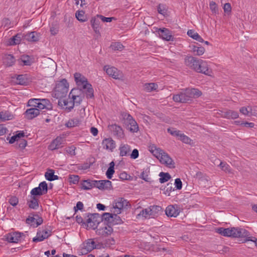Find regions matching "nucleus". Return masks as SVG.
I'll return each instance as SVG.
<instances>
[{"label":"nucleus","mask_w":257,"mask_h":257,"mask_svg":"<svg viewBox=\"0 0 257 257\" xmlns=\"http://www.w3.org/2000/svg\"><path fill=\"white\" fill-rule=\"evenodd\" d=\"M190 101L192 98L198 97L202 95L201 91L196 88H186L185 89Z\"/></svg>","instance_id":"25"},{"label":"nucleus","mask_w":257,"mask_h":257,"mask_svg":"<svg viewBox=\"0 0 257 257\" xmlns=\"http://www.w3.org/2000/svg\"><path fill=\"white\" fill-rule=\"evenodd\" d=\"M40 113V110L37 108H31L27 109L25 112V117L29 119H32Z\"/></svg>","instance_id":"23"},{"label":"nucleus","mask_w":257,"mask_h":257,"mask_svg":"<svg viewBox=\"0 0 257 257\" xmlns=\"http://www.w3.org/2000/svg\"><path fill=\"white\" fill-rule=\"evenodd\" d=\"M76 91H77L76 89H72L69 94V97L70 96V95H72V101H70L71 105L65 108L68 111H70L73 108L74 105H79L82 102L84 97V96H81L77 94H76L75 92Z\"/></svg>","instance_id":"7"},{"label":"nucleus","mask_w":257,"mask_h":257,"mask_svg":"<svg viewBox=\"0 0 257 257\" xmlns=\"http://www.w3.org/2000/svg\"><path fill=\"white\" fill-rule=\"evenodd\" d=\"M216 232L224 236L233 237V227L224 228L219 227L216 228Z\"/></svg>","instance_id":"24"},{"label":"nucleus","mask_w":257,"mask_h":257,"mask_svg":"<svg viewBox=\"0 0 257 257\" xmlns=\"http://www.w3.org/2000/svg\"><path fill=\"white\" fill-rule=\"evenodd\" d=\"M48 185L45 181L41 182L38 187L33 188L31 191L32 196H41L47 193Z\"/></svg>","instance_id":"10"},{"label":"nucleus","mask_w":257,"mask_h":257,"mask_svg":"<svg viewBox=\"0 0 257 257\" xmlns=\"http://www.w3.org/2000/svg\"><path fill=\"white\" fill-rule=\"evenodd\" d=\"M158 12L159 14L165 16L167 15V9L166 6L162 4H160L158 6Z\"/></svg>","instance_id":"48"},{"label":"nucleus","mask_w":257,"mask_h":257,"mask_svg":"<svg viewBox=\"0 0 257 257\" xmlns=\"http://www.w3.org/2000/svg\"><path fill=\"white\" fill-rule=\"evenodd\" d=\"M76 18L77 20L81 22H84L86 21V17L84 15V12L83 11H78L75 14Z\"/></svg>","instance_id":"42"},{"label":"nucleus","mask_w":257,"mask_h":257,"mask_svg":"<svg viewBox=\"0 0 257 257\" xmlns=\"http://www.w3.org/2000/svg\"><path fill=\"white\" fill-rule=\"evenodd\" d=\"M185 64L198 73L208 75L210 71L207 62L193 56H187L185 59Z\"/></svg>","instance_id":"1"},{"label":"nucleus","mask_w":257,"mask_h":257,"mask_svg":"<svg viewBox=\"0 0 257 257\" xmlns=\"http://www.w3.org/2000/svg\"><path fill=\"white\" fill-rule=\"evenodd\" d=\"M162 211V207L158 205H152L145 209H143L137 215L138 218H143L145 219L155 218L158 216Z\"/></svg>","instance_id":"3"},{"label":"nucleus","mask_w":257,"mask_h":257,"mask_svg":"<svg viewBox=\"0 0 257 257\" xmlns=\"http://www.w3.org/2000/svg\"><path fill=\"white\" fill-rule=\"evenodd\" d=\"M159 159L162 164L165 165L167 167L170 168H175V163L166 152H164Z\"/></svg>","instance_id":"14"},{"label":"nucleus","mask_w":257,"mask_h":257,"mask_svg":"<svg viewBox=\"0 0 257 257\" xmlns=\"http://www.w3.org/2000/svg\"><path fill=\"white\" fill-rule=\"evenodd\" d=\"M192 51L194 53H196L198 56L202 55L205 52V49L204 47L198 46H193Z\"/></svg>","instance_id":"40"},{"label":"nucleus","mask_w":257,"mask_h":257,"mask_svg":"<svg viewBox=\"0 0 257 257\" xmlns=\"http://www.w3.org/2000/svg\"><path fill=\"white\" fill-rule=\"evenodd\" d=\"M16 83L22 85H27L29 83L26 75H18L16 77Z\"/></svg>","instance_id":"35"},{"label":"nucleus","mask_w":257,"mask_h":257,"mask_svg":"<svg viewBox=\"0 0 257 257\" xmlns=\"http://www.w3.org/2000/svg\"><path fill=\"white\" fill-rule=\"evenodd\" d=\"M79 123V121L78 119H73L69 120L66 123V125L68 127H73L77 126Z\"/></svg>","instance_id":"44"},{"label":"nucleus","mask_w":257,"mask_h":257,"mask_svg":"<svg viewBox=\"0 0 257 257\" xmlns=\"http://www.w3.org/2000/svg\"><path fill=\"white\" fill-rule=\"evenodd\" d=\"M166 214L168 217H177L179 213V210L177 209V207L174 205H169L165 210Z\"/></svg>","instance_id":"22"},{"label":"nucleus","mask_w":257,"mask_h":257,"mask_svg":"<svg viewBox=\"0 0 257 257\" xmlns=\"http://www.w3.org/2000/svg\"><path fill=\"white\" fill-rule=\"evenodd\" d=\"M233 238H247L250 239L249 232L246 229L240 227H233Z\"/></svg>","instance_id":"13"},{"label":"nucleus","mask_w":257,"mask_h":257,"mask_svg":"<svg viewBox=\"0 0 257 257\" xmlns=\"http://www.w3.org/2000/svg\"><path fill=\"white\" fill-rule=\"evenodd\" d=\"M175 185L176 188L180 190L182 187V183L180 179L177 178L175 180Z\"/></svg>","instance_id":"61"},{"label":"nucleus","mask_w":257,"mask_h":257,"mask_svg":"<svg viewBox=\"0 0 257 257\" xmlns=\"http://www.w3.org/2000/svg\"><path fill=\"white\" fill-rule=\"evenodd\" d=\"M54 173V170L52 169H48L45 174V176L46 179L48 181H52Z\"/></svg>","instance_id":"49"},{"label":"nucleus","mask_w":257,"mask_h":257,"mask_svg":"<svg viewBox=\"0 0 257 257\" xmlns=\"http://www.w3.org/2000/svg\"><path fill=\"white\" fill-rule=\"evenodd\" d=\"M120 153L119 155L120 156H126L128 154V153L131 151V147L129 145L125 144V145H121L119 147V148Z\"/></svg>","instance_id":"37"},{"label":"nucleus","mask_w":257,"mask_h":257,"mask_svg":"<svg viewBox=\"0 0 257 257\" xmlns=\"http://www.w3.org/2000/svg\"><path fill=\"white\" fill-rule=\"evenodd\" d=\"M101 218L98 213L89 214L86 222L88 226L95 229L99 223Z\"/></svg>","instance_id":"12"},{"label":"nucleus","mask_w":257,"mask_h":257,"mask_svg":"<svg viewBox=\"0 0 257 257\" xmlns=\"http://www.w3.org/2000/svg\"><path fill=\"white\" fill-rule=\"evenodd\" d=\"M179 137L180 140L183 143L186 144H190L191 140L184 134H181Z\"/></svg>","instance_id":"52"},{"label":"nucleus","mask_w":257,"mask_h":257,"mask_svg":"<svg viewBox=\"0 0 257 257\" xmlns=\"http://www.w3.org/2000/svg\"><path fill=\"white\" fill-rule=\"evenodd\" d=\"M139 155V151L135 149L133 150L132 153L131 154V158L133 159H136L138 158Z\"/></svg>","instance_id":"64"},{"label":"nucleus","mask_w":257,"mask_h":257,"mask_svg":"<svg viewBox=\"0 0 257 257\" xmlns=\"http://www.w3.org/2000/svg\"><path fill=\"white\" fill-rule=\"evenodd\" d=\"M140 177L145 180L146 182H151V178L149 177V175L147 174L146 172L143 171Z\"/></svg>","instance_id":"53"},{"label":"nucleus","mask_w":257,"mask_h":257,"mask_svg":"<svg viewBox=\"0 0 257 257\" xmlns=\"http://www.w3.org/2000/svg\"><path fill=\"white\" fill-rule=\"evenodd\" d=\"M114 173V168H108L106 172V175L107 176V178L109 179H111Z\"/></svg>","instance_id":"58"},{"label":"nucleus","mask_w":257,"mask_h":257,"mask_svg":"<svg viewBox=\"0 0 257 257\" xmlns=\"http://www.w3.org/2000/svg\"><path fill=\"white\" fill-rule=\"evenodd\" d=\"M98 17L100 18L101 21L102 22H111L112 20H115L114 17H105L102 15H99Z\"/></svg>","instance_id":"57"},{"label":"nucleus","mask_w":257,"mask_h":257,"mask_svg":"<svg viewBox=\"0 0 257 257\" xmlns=\"http://www.w3.org/2000/svg\"><path fill=\"white\" fill-rule=\"evenodd\" d=\"M123 124L125 127L131 133H137L139 131V126L132 115L128 113L123 114Z\"/></svg>","instance_id":"5"},{"label":"nucleus","mask_w":257,"mask_h":257,"mask_svg":"<svg viewBox=\"0 0 257 257\" xmlns=\"http://www.w3.org/2000/svg\"><path fill=\"white\" fill-rule=\"evenodd\" d=\"M0 119L1 121H5L6 120L10 119V116L7 114L6 112H0Z\"/></svg>","instance_id":"59"},{"label":"nucleus","mask_w":257,"mask_h":257,"mask_svg":"<svg viewBox=\"0 0 257 257\" xmlns=\"http://www.w3.org/2000/svg\"><path fill=\"white\" fill-rule=\"evenodd\" d=\"M18 61L23 66H30L33 63V59L28 55H22Z\"/></svg>","instance_id":"31"},{"label":"nucleus","mask_w":257,"mask_h":257,"mask_svg":"<svg viewBox=\"0 0 257 257\" xmlns=\"http://www.w3.org/2000/svg\"><path fill=\"white\" fill-rule=\"evenodd\" d=\"M95 180H91L89 179L83 180L81 183V189L84 190H90L93 187H95Z\"/></svg>","instance_id":"32"},{"label":"nucleus","mask_w":257,"mask_h":257,"mask_svg":"<svg viewBox=\"0 0 257 257\" xmlns=\"http://www.w3.org/2000/svg\"><path fill=\"white\" fill-rule=\"evenodd\" d=\"M109 130L118 139H121L124 137V133L122 128L119 125L114 124L108 125Z\"/></svg>","instance_id":"18"},{"label":"nucleus","mask_w":257,"mask_h":257,"mask_svg":"<svg viewBox=\"0 0 257 257\" xmlns=\"http://www.w3.org/2000/svg\"><path fill=\"white\" fill-rule=\"evenodd\" d=\"M144 89L148 92L155 90L158 88V85L155 83H145L144 85Z\"/></svg>","instance_id":"38"},{"label":"nucleus","mask_w":257,"mask_h":257,"mask_svg":"<svg viewBox=\"0 0 257 257\" xmlns=\"http://www.w3.org/2000/svg\"><path fill=\"white\" fill-rule=\"evenodd\" d=\"M219 114L222 117L227 119H235L239 116L238 113L237 111L227 109L220 110Z\"/></svg>","instance_id":"16"},{"label":"nucleus","mask_w":257,"mask_h":257,"mask_svg":"<svg viewBox=\"0 0 257 257\" xmlns=\"http://www.w3.org/2000/svg\"><path fill=\"white\" fill-rule=\"evenodd\" d=\"M26 222L27 224L33 226L34 227H37L42 224L43 219L38 215L34 213H31L26 219Z\"/></svg>","instance_id":"11"},{"label":"nucleus","mask_w":257,"mask_h":257,"mask_svg":"<svg viewBox=\"0 0 257 257\" xmlns=\"http://www.w3.org/2000/svg\"><path fill=\"white\" fill-rule=\"evenodd\" d=\"M69 84L66 79H63L56 84L53 93V97L56 98H62L65 97L68 93Z\"/></svg>","instance_id":"4"},{"label":"nucleus","mask_w":257,"mask_h":257,"mask_svg":"<svg viewBox=\"0 0 257 257\" xmlns=\"http://www.w3.org/2000/svg\"><path fill=\"white\" fill-rule=\"evenodd\" d=\"M158 32L160 37L163 40L167 41H173L174 40V37L168 29L165 28H160Z\"/></svg>","instance_id":"19"},{"label":"nucleus","mask_w":257,"mask_h":257,"mask_svg":"<svg viewBox=\"0 0 257 257\" xmlns=\"http://www.w3.org/2000/svg\"><path fill=\"white\" fill-rule=\"evenodd\" d=\"M52 229L51 226L45 227L42 230H39L37 233L36 237L33 238L34 242H39L44 240L51 235Z\"/></svg>","instance_id":"9"},{"label":"nucleus","mask_w":257,"mask_h":257,"mask_svg":"<svg viewBox=\"0 0 257 257\" xmlns=\"http://www.w3.org/2000/svg\"><path fill=\"white\" fill-rule=\"evenodd\" d=\"M239 111L240 112V113L245 115L249 116L248 106L241 107L239 109Z\"/></svg>","instance_id":"63"},{"label":"nucleus","mask_w":257,"mask_h":257,"mask_svg":"<svg viewBox=\"0 0 257 257\" xmlns=\"http://www.w3.org/2000/svg\"><path fill=\"white\" fill-rule=\"evenodd\" d=\"M22 234H23V233L20 232L9 233L7 235V239L10 242L16 243L20 240Z\"/></svg>","instance_id":"28"},{"label":"nucleus","mask_w":257,"mask_h":257,"mask_svg":"<svg viewBox=\"0 0 257 257\" xmlns=\"http://www.w3.org/2000/svg\"><path fill=\"white\" fill-rule=\"evenodd\" d=\"M164 152V151L161 149L157 148L156 150H155L154 152H153L152 154L154 156L159 159Z\"/></svg>","instance_id":"54"},{"label":"nucleus","mask_w":257,"mask_h":257,"mask_svg":"<svg viewBox=\"0 0 257 257\" xmlns=\"http://www.w3.org/2000/svg\"><path fill=\"white\" fill-rule=\"evenodd\" d=\"M164 190V193L168 196L170 195V193L172 191H174V188H173L172 183H168L167 186L163 189Z\"/></svg>","instance_id":"43"},{"label":"nucleus","mask_w":257,"mask_h":257,"mask_svg":"<svg viewBox=\"0 0 257 257\" xmlns=\"http://www.w3.org/2000/svg\"><path fill=\"white\" fill-rule=\"evenodd\" d=\"M79 176L75 175H70L68 177L69 182L73 184H77L79 182Z\"/></svg>","instance_id":"47"},{"label":"nucleus","mask_w":257,"mask_h":257,"mask_svg":"<svg viewBox=\"0 0 257 257\" xmlns=\"http://www.w3.org/2000/svg\"><path fill=\"white\" fill-rule=\"evenodd\" d=\"M106 66L104 67L106 73L113 78L120 79L123 77L122 73L117 68L113 67H108L107 68H106Z\"/></svg>","instance_id":"15"},{"label":"nucleus","mask_w":257,"mask_h":257,"mask_svg":"<svg viewBox=\"0 0 257 257\" xmlns=\"http://www.w3.org/2000/svg\"><path fill=\"white\" fill-rule=\"evenodd\" d=\"M59 100L58 102V104L59 106L64 108V106L67 105L68 104V101L65 99H62L61 98H58Z\"/></svg>","instance_id":"60"},{"label":"nucleus","mask_w":257,"mask_h":257,"mask_svg":"<svg viewBox=\"0 0 257 257\" xmlns=\"http://www.w3.org/2000/svg\"><path fill=\"white\" fill-rule=\"evenodd\" d=\"M95 187L100 190H109L112 188L111 182L109 180H95Z\"/></svg>","instance_id":"20"},{"label":"nucleus","mask_w":257,"mask_h":257,"mask_svg":"<svg viewBox=\"0 0 257 257\" xmlns=\"http://www.w3.org/2000/svg\"><path fill=\"white\" fill-rule=\"evenodd\" d=\"M173 99L175 102L180 103H187L190 101L189 97L187 96L185 89L179 94L174 95Z\"/></svg>","instance_id":"17"},{"label":"nucleus","mask_w":257,"mask_h":257,"mask_svg":"<svg viewBox=\"0 0 257 257\" xmlns=\"http://www.w3.org/2000/svg\"><path fill=\"white\" fill-rule=\"evenodd\" d=\"M4 63L7 66H12L15 62L14 57L11 54L6 55L3 59Z\"/></svg>","instance_id":"34"},{"label":"nucleus","mask_w":257,"mask_h":257,"mask_svg":"<svg viewBox=\"0 0 257 257\" xmlns=\"http://www.w3.org/2000/svg\"><path fill=\"white\" fill-rule=\"evenodd\" d=\"M130 202L124 198L120 197L114 200L113 208L115 209L114 213L120 214L123 209H127L131 207Z\"/></svg>","instance_id":"6"},{"label":"nucleus","mask_w":257,"mask_h":257,"mask_svg":"<svg viewBox=\"0 0 257 257\" xmlns=\"http://www.w3.org/2000/svg\"><path fill=\"white\" fill-rule=\"evenodd\" d=\"M99 15H97L95 17H93L90 21L91 26L94 31L96 34H100L99 29L100 28V18L98 17Z\"/></svg>","instance_id":"21"},{"label":"nucleus","mask_w":257,"mask_h":257,"mask_svg":"<svg viewBox=\"0 0 257 257\" xmlns=\"http://www.w3.org/2000/svg\"><path fill=\"white\" fill-rule=\"evenodd\" d=\"M36 101L40 102V103L45 106L46 109L50 110L52 109V105L48 99H39V100H36Z\"/></svg>","instance_id":"41"},{"label":"nucleus","mask_w":257,"mask_h":257,"mask_svg":"<svg viewBox=\"0 0 257 257\" xmlns=\"http://www.w3.org/2000/svg\"><path fill=\"white\" fill-rule=\"evenodd\" d=\"M113 231V229L111 226L107 225L104 227L98 229L97 231L98 234L107 236L110 235Z\"/></svg>","instance_id":"29"},{"label":"nucleus","mask_w":257,"mask_h":257,"mask_svg":"<svg viewBox=\"0 0 257 257\" xmlns=\"http://www.w3.org/2000/svg\"><path fill=\"white\" fill-rule=\"evenodd\" d=\"M102 145L104 149L109 150L111 151L115 147L114 141L110 138L105 139L103 140Z\"/></svg>","instance_id":"27"},{"label":"nucleus","mask_w":257,"mask_h":257,"mask_svg":"<svg viewBox=\"0 0 257 257\" xmlns=\"http://www.w3.org/2000/svg\"><path fill=\"white\" fill-rule=\"evenodd\" d=\"M75 81L77 85L85 90V93L87 98H92L94 97L93 89L91 84L87 81V78L79 73L74 74Z\"/></svg>","instance_id":"2"},{"label":"nucleus","mask_w":257,"mask_h":257,"mask_svg":"<svg viewBox=\"0 0 257 257\" xmlns=\"http://www.w3.org/2000/svg\"><path fill=\"white\" fill-rule=\"evenodd\" d=\"M168 132L171 135L177 137H180L181 134V132L180 131L173 130L171 128H168Z\"/></svg>","instance_id":"62"},{"label":"nucleus","mask_w":257,"mask_h":257,"mask_svg":"<svg viewBox=\"0 0 257 257\" xmlns=\"http://www.w3.org/2000/svg\"><path fill=\"white\" fill-rule=\"evenodd\" d=\"M112 215L113 214L110 213H104L102 215L101 220L106 221L107 225L111 226L113 220Z\"/></svg>","instance_id":"36"},{"label":"nucleus","mask_w":257,"mask_h":257,"mask_svg":"<svg viewBox=\"0 0 257 257\" xmlns=\"http://www.w3.org/2000/svg\"><path fill=\"white\" fill-rule=\"evenodd\" d=\"M40 34L36 32H31L25 35L24 39L30 42H37L39 40Z\"/></svg>","instance_id":"30"},{"label":"nucleus","mask_w":257,"mask_h":257,"mask_svg":"<svg viewBox=\"0 0 257 257\" xmlns=\"http://www.w3.org/2000/svg\"><path fill=\"white\" fill-rule=\"evenodd\" d=\"M10 42L11 45H16L19 44L21 41L20 35L17 34L15 36H13L11 39Z\"/></svg>","instance_id":"50"},{"label":"nucleus","mask_w":257,"mask_h":257,"mask_svg":"<svg viewBox=\"0 0 257 257\" xmlns=\"http://www.w3.org/2000/svg\"><path fill=\"white\" fill-rule=\"evenodd\" d=\"M9 202L12 206H15L18 204L19 200L16 196H12L9 199Z\"/></svg>","instance_id":"56"},{"label":"nucleus","mask_w":257,"mask_h":257,"mask_svg":"<svg viewBox=\"0 0 257 257\" xmlns=\"http://www.w3.org/2000/svg\"><path fill=\"white\" fill-rule=\"evenodd\" d=\"M98 246V244H95L93 239H88L82 243L80 253L82 254H87L94 248H99Z\"/></svg>","instance_id":"8"},{"label":"nucleus","mask_w":257,"mask_h":257,"mask_svg":"<svg viewBox=\"0 0 257 257\" xmlns=\"http://www.w3.org/2000/svg\"><path fill=\"white\" fill-rule=\"evenodd\" d=\"M117 214H118L116 213L115 214H113L112 216L113 220V222H112V225L114 224H120L122 222L120 217L119 216H118Z\"/></svg>","instance_id":"51"},{"label":"nucleus","mask_w":257,"mask_h":257,"mask_svg":"<svg viewBox=\"0 0 257 257\" xmlns=\"http://www.w3.org/2000/svg\"><path fill=\"white\" fill-rule=\"evenodd\" d=\"M219 166H220L221 169L223 171L226 172H230V166L226 163L220 162L219 164Z\"/></svg>","instance_id":"55"},{"label":"nucleus","mask_w":257,"mask_h":257,"mask_svg":"<svg viewBox=\"0 0 257 257\" xmlns=\"http://www.w3.org/2000/svg\"><path fill=\"white\" fill-rule=\"evenodd\" d=\"M160 178L159 181L161 183H164L171 179V177L168 173L161 172L159 174Z\"/></svg>","instance_id":"39"},{"label":"nucleus","mask_w":257,"mask_h":257,"mask_svg":"<svg viewBox=\"0 0 257 257\" xmlns=\"http://www.w3.org/2000/svg\"><path fill=\"white\" fill-rule=\"evenodd\" d=\"M28 204L30 208L36 209L39 206L38 200L36 196L31 195L28 200Z\"/></svg>","instance_id":"33"},{"label":"nucleus","mask_w":257,"mask_h":257,"mask_svg":"<svg viewBox=\"0 0 257 257\" xmlns=\"http://www.w3.org/2000/svg\"><path fill=\"white\" fill-rule=\"evenodd\" d=\"M209 8L213 13L216 14L218 13V7L215 2L211 1L209 3Z\"/></svg>","instance_id":"46"},{"label":"nucleus","mask_w":257,"mask_h":257,"mask_svg":"<svg viewBox=\"0 0 257 257\" xmlns=\"http://www.w3.org/2000/svg\"><path fill=\"white\" fill-rule=\"evenodd\" d=\"M63 142V138L61 137H57L48 146V149L50 150H55L61 147V145Z\"/></svg>","instance_id":"26"},{"label":"nucleus","mask_w":257,"mask_h":257,"mask_svg":"<svg viewBox=\"0 0 257 257\" xmlns=\"http://www.w3.org/2000/svg\"><path fill=\"white\" fill-rule=\"evenodd\" d=\"M110 47L115 51H121L123 48V46L120 42L113 43Z\"/></svg>","instance_id":"45"}]
</instances>
